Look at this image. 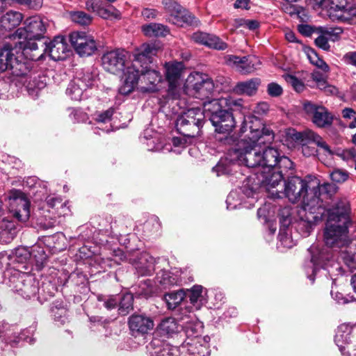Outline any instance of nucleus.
Masks as SVG:
<instances>
[{
	"instance_id": "obj_1",
	"label": "nucleus",
	"mask_w": 356,
	"mask_h": 356,
	"mask_svg": "<svg viewBox=\"0 0 356 356\" xmlns=\"http://www.w3.org/2000/svg\"><path fill=\"white\" fill-rule=\"evenodd\" d=\"M243 124V132L244 129H250L247 138L238 141L236 147L228 151L225 157L213 168V171L217 176L229 174L232 165L236 162L248 168H257L254 175L248 177L241 188L245 197L251 198L250 205H253L258 198L257 191L263 187L264 177L282 173L275 169L280 153L270 146L275 138L273 130L264 125L259 118L248 116L244 119Z\"/></svg>"
},
{
	"instance_id": "obj_2",
	"label": "nucleus",
	"mask_w": 356,
	"mask_h": 356,
	"mask_svg": "<svg viewBox=\"0 0 356 356\" xmlns=\"http://www.w3.org/2000/svg\"><path fill=\"white\" fill-rule=\"evenodd\" d=\"M10 38L13 43L4 44L0 50V73L12 70L16 76H26L30 72V61L42 60L45 51L41 41L47 31V19L33 16L24 21Z\"/></svg>"
},
{
	"instance_id": "obj_3",
	"label": "nucleus",
	"mask_w": 356,
	"mask_h": 356,
	"mask_svg": "<svg viewBox=\"0 0 356 356\" xmlns=\"http://www.w3.org/2000/svg\"><path fill=\"white\" fill-rule=\"evenodd\" d=\"M349 203L346 199L337 201L332 209H326L325 216H327V222L324 231V241L327 248L320 250L316 245H312L309 249L311 259L305 266L307 277L312 282H314V275L318 270L334 267L336 264L332 260L333 253L328 248L337 252V249L346 248L349 244Z\"/></svg>"
},
{
	"instance_id": "obj_4",
	"label": "nucleus",
	"mask_w": 356,
	"mask_h": 356,
	"mask_svg": "<svg viewBox=\"0 0 356 356\" xmlns=\"http://www.w3.org/2000/svg\"><path fill=\"white\" fill-rule=\"evenodd\" d=\"M283 175L282 173L266 175L263 179V187L268 197L273 199L287 198L291 202L296 203L302 201V208L305 207L306 200L311 204L320 203L319 179L313 175L307 176L305 179L299 177H292L284 184H282Z\"/></svg>"
},
{
	"instance_id": "obj_5",
	"label": "nucleus",
	"mask_w": 356,
	"mask_h": 356,
	"mask_svg": "<svg viewBox=\"0 0 356 356\" xmlns=\"http://www.w3.org/2000/svg\"><path fill=\"white\" fill-rule=\"evenodd\" d=\"M160 47L156 42L144 43L135 49L132 55V60L130 65L127 66L124 72V80L119 88V92L122 95H129L134 88L136 81V68L142 67V70L146 69L152 63L153 56L158 53Z\"/></svg>"
},
{
	"instance_id": "obj_6",
	"label": "nucleus",
	"mask_w": 356,
	"mask_h": 356,
	"mask_svg": "<svg viewBox=\"0 0 356 356\" xmlns=\"http://www.w3.org/2000/svg\"><path fill=\"white\" fill-rule=\"evenodd\" d=\"M4 282L11 289L24 298H31L38 291V283L35 277L21 270L20 266L7 268L4 271Z\"/></svg>"
},
{
	"instance_id": "obj_7",
	"label": "nucleus",
	"mask_w": 356,
	"mask_h": 356,
	"mask_svg": "<svg viewBox=\"0 0 356 356\" xmlns=\"http://www.w3.org/2000/svg\"><path fill=\"white\" fill-rule=\"evenodd\" d=\"M215 85L213 80L207 75L197 72L191 73L184 85V92L202 100L209 98L213 94Z\"/></svg>"
},
{
	"instance_id": "obj_8",
	"label": "nucleus",
	"mask_w": 356,
	"mask_h": 356,
	"mask_svg": "<svg viewBox=\"0 0 356 356\" xmlns=\"http://www.w3.org/2000/svg\"><path fill=\"white\" fill-rule=\"evenodd\" d=\"M326 209L321 204H311L306 200L305 207L300 213V218L297 222L296 229L303 236L309 235L316 223L325 217Z\"/></svg>"
},
{
	"instance_id": "obj_9",
	"label": "nucleus",
	"mask_w": 356,
	"mask_h": 356,
	"mask_svg": "<svg viewBox=\"0 0 356 356\" xmlns=\"http://www.w3.org/2000/svg\"><path fill=\"white\" fill-rule=\"evenodd\" d=\"M204 115L202 109L193 108L178 117L176 121L177 131L182 136L193 138L202 126Z\"/></svg>"
},
{
	"instance_id": "obj_10",
	"label": "nucleus",
	"mask_w": 356,
	"mask_h": 356,
	"mask_svg": "<svg viewBox=\"0 0 356 356\" xmlns=\"http://www.w3.org/2000/svg\"><path fill=\"white\" fill-rule=\"evenodd\" d=\"M114 257L116 263L128 259L135 266L137 273L142 276L150 275L154 271L156 259L146 252L140 254L136 252V257L133 258L130 256L128 257L124 252L118 250L115 252Z\"/></svg>"
},
{
	"instance_id": "obj_11",
	"label": "nucleus",
	"mask_w": 356,
	"mask_h": 356,
	"mask_svg": "<svg viewBox=\"0 0 356 356\" xmlns=\"http://www.w3.org/2000/svg\"><path fill=\"white\" fill-rule=\"evenodd\" d=\"M97 83V74L89 70L81 71L78 73L66 89V95L72 99L80 101L83 98L84 92L92 87Z\"/></svg>"
},
{
	"instance_id": "obj_12",
	"label": "nucleus",
	"mask_w": 356,
	"mask_h": 356,
	"mask_svg": "<svg viewBox=\"0 0 356 356\" xmlns=\"http://www.w3.org/2000/svg\"><path fill=\"white\" fill-rule=\"evenodd\" d=\"M137 75L134 84V88L129 94L136 88L140 92H152L159 90V84L161 83L162 76L161 74L155 70H151L149 66L142 70V67L136 68Z\"/></svg>"
},
{
	"instance_id": "obj_13",
	"label": "nucleus",
	"mask_w": 356,
	"mask_h": 356,
	"mask_svg": "<svg viewBox=\"0 0 356 356\" xmlns=\"http://www.w3.org/2000/svg\"><path fill=\"white\" fill-rule=\"evenodd\" d=\"M70 41L74 51L81 57L90 56L97 51L94 37L84 31H74L70 34Z\"/></svg>"
},
{
	"instance_id": "obj_14",
	"label": "nucleus",
	"mask_w": 356,
	"mask_h": 356,
	"mask_svg": "<svg viewBox=\"0 0 356 356\" xmlns=\"http://www.w3.org/2000/svg\"><path fill=\"white\" fill-rule=\"evenodd\" d=\"M334 341L344 356H350V350L356 346V325H340L337 328Z\"/></svg>"
},
{
	"instance_id": "obj_15",
	"label": "nucleus",
	"mask_w": 356,
	"mask_h": 356,
	"mask_svg": "<svg viewBox=\"0 0 356 356\" xmlns=\"http://www.w3.org/2000/svg\"><path fill=\"white\" fill-rule=\"evenodd\" d=\"M164 67L169 94L177 99L180 97L179 86L184 73V65L182 62L170 61L165 63Z\"/></svg>"
},
{
	"instance_id": "obj_16",
	"label": "nucleus",
	"mask_w": 356,
	"mask_h": 356,
	"mask_svg": "<svg viewBox=\"0 0 356 356\" xmlns=\"http://www.w3.org/2000/svg\"><path fill=\"white\" fill-rule=\"evenodd\" d=\"M31 252L24 247L17 248L12 254H0V264L2 268H15L20 266L21 270H29L31 267Z\"/></svg>"
},
{
	"instance_id": "obj_17",
	"label": "nucleus",
	"mask_w": 356,
	"mask_h": 356,
	"mask_svg": "<svg viewBox=\"0 0 356 356\" xmlns=\"http://www.w3.org/2000/svg\"><path fill=\"white\" fill-rule=\"evenodd\" d=\"M165 8L170 13L168 20L171 23L179 26L197 24L196 18L177 1H166Z\"/></svg>"
},
{
	"instance_id": "obj_18",
	"label": "nucleus",
	"mask_w": 356,
	"mask_h": 356,
	"mask_svg": "<svg viewBox=\"0 0 356 356\" xmlns=\"http://www.w3.org/2000/svg\"><path fill=\"white\" fill-rule=\"evenodd\" d=\"M127 52L122 49H116L105 53L102 58V66L112 74H118L126 71Z\"/></svg>"
},
{
	"instance_id": "obj_19",
	"label": "nucleus",
	"mask_w": 356,
	"mask_h": 356,
	"mask_svg": "<svg viewBox=\"0 0 356 356\" xmlns=\"http://www.w3.org/2000/svg\"><path fill=\"white\" fill-rule=\"evenodd\" d=\"M304 109L318 127L323 128L332 124L333 116L325 107L307 102L304 104Z\"/></svg>"
},
{
	"instance_id": "obj_20",
	"label": "nucleus",
	"mask_w": 356,
	"mask_h": 356,
	"mask_svg": "<svg viewBox=\"0 0 356 356\" xmlns=\"http://www.w3.org/2000/svg\"><path fill=\"white\" fill-rule=\"evenodd\" d=\"M42 43H44V47L47 48L44 54L48 52L52 60H64L67 56L69 48L64 37L56 36L48 44L46 41Z\"/></svg>"
},
{
	"instance_id": "obj_21",
	"label": "nucleus",
	"mask_w": 356,
	"mask_h": 356,
	"mask_svg": "<svg viewBox=\"0 0 356 356\" xmlns=\"http://www.w3.org/2000/svg\"><path fill=\"white\" fill-rule=\"evenodd\" d=\"M228 61L233 63L241 73L248 74L257 69L261 63L259 58L254 56L239 57L229 56Z\"/></svg>"
},
{
	"instance_id": "obj_22",
	"label": "nucleus",
	"mask_w": 356,
	"mask_h": 356,
	"mask_svg": "<svg viewBox=\"0 0 356 356\" xmlns=\"http://www.w3.org/2000/svg\"><path fill=\"white\" fill-rule=\"evenodd\" d=\"M218 133L229 134L235 127L236 122L232 113L224 110L218 115H214L211 121Z\"/></svg>"
},
{
	"instance_id": "obj_23",
	"label": "nucleus",
	"mask_w": 356,
	"mask_h": 356,
	"mask_svg": "<svg viewBox=\"0 0 356 356\" xmlns=\"http://www.w3.org/2000/svg\"><path fill=\"white\" fill-rule=\"evenodd\" d=\"M86 8L104 19L117 17L118 11L108 1H86Z\"/></svg>"
},
{
	"instance_id": "obj_24",
	"label": "nucleus",
	"mask_w": 356,
	"mask_h": 356,
	"mask_svg": "<svg viewBox=\"0 0 356 356\" xmlns=\"http://www.w3.org/2000/svg\"><path fill=\"white\" fill-rule=\"evenodd\" d=\"M191 39L197 44L217 50H224L227 47V44L218 36L204 32L194 33Z\"/></svg>"
},
{
	"instance_id": "obj_25",
	"label": "nucleus",
	"mask_w": 356,
	"mask_h": 356,
	"mask_svg": "<svg viewBox=\"0 0 356 356\" xmlns=\"http://www.w3.org/2000/svg\"><path fill=\"white\" fill-rule=\"evenodd\" d=\"M149 356H179V350L168 343L154 339L147 346Z\"/></svg>"
},
{
	"instance_id": "obj_26",
	"label": "nucleus",
	"mask_w": 356,
	"mask_h": 356,
	"mask_svg": "<svg viewBox=\"0 0 356 356\" xmlns=\"http://www.w3.org/2000/svg\"><path fill=\"white\" fill-rule=\"evenodd\" d=\"M293 139H300L305 141H313L317 147L320 148L323 152L332 155L334 152L330 149V147L326 143L325 141L317 134L312 130H306L302 132H296L293 135Z\"/></svg>"
},
{
	"instance_id": "obj_27",
	"label": "nucleus",
	"mask_w": 356,
	"mask_h": 356,
	"mask_svg": "<svg viewBox=\"0 0 356 356\" xmlns=\"http://www.w3.org/2000/svg\"><path fill=\"white\" fill-rule=\"evenodd\" d=\"M16 334L17 332H15V327L14 326H11L4 321L0 322V339L3 341L9 343H17L22 339L28 340V338L25 337L24 332L17 336ZM29 339L30 343L33 342L32 338H29Z\"/></svg>"
},
{
	"instance_id": "obj_28",
	"label": "nucleus",
	"mask_w": 356,
	"mask_h": 356,
	"mask_svg": "<svg viewBox=\"0 0 356 356\" xmlns=\"http://www.w3.org/2000/svg\"><path fill=\"white\" fill-rule=\"evenodd\" d=\"M186 293L191 304L197 310L207 302V289L201 285H194Z\"/></svg>"
},
{
	"instance_id": "obj_29",
	"label": "nucleus",
	"mask_w": 356,
	"mask_h": 356,
	"mask_svg": "<svg viewBox=\"0 0 356 356\" xmlns=\"http://www.w3.org/2000/svg\"><path fill=\"white\" fill-rule=\"evenodd\" d=\"M129 326L131 331L145 334L153 329V321L143 315H132L129 320Z\"/></svg>"
},
{
	"instance_id": "obj_30",
	"label": "nucleus",
	"mask_w": 356,
	"mask_h": 356,
	"mask_svg": "<svg viewBox=\"0 0 356 356\" xmlns=\"http://www.w3.org/2000/svg\"><path fill=\"white\" fill-rule=\"evenodd\" d=\"M260 84L261 80L259 79L253 78L237 83L233 90L237 95L251 97L256 95Z\"/></svg>"
},
{
	"instance_id": "obj_31",
	"label": "nucleus",
	"mask_w": 356,
	"mask_h": 356,
	"mask_svg": "<svg viewBox=\"0 0 356 356\" xmlns=\"http://www.w3.org/2000/svg\"><path fill=\"white\" fill-rule=\"evenodd\" d=\"M185 329L186 335L188 337L187 342H192L193 340L201 339L200 343L208 344L210 338L208 336L200 337L199 334L202 330V325L200 323H191L186 321L181 325ZM186 341L185 342V343Z\"/></svg>"
},
{
	"instance_id": "obj_32",
	"label": "nucleus",
	"mask_w": 356,
	"mask_h": 356,
	"mask_svg": "<svg viewBox=\"0 0 356 356\" xmlns=\"http://www.w3.org/2000/svg\"><path fill=\"white\" fill-rule=\"evenodd\" d=\"M290 222L289 212L287 211L286 216L282 218L281 220L282 226L278 235V248L282 246L284 248H291L295 245L294 241L291 237V232L286 228V226L290 224Z\"/></svg>"
},
{
	"instance_id": "obj_33",
	"label": "nucleus",
	"mask_w": 356,
	"mask_h": 356,
	"mask_svg": "<svg viewBox=\"0 0 356 356\" xmlns=\"http://www.w3.org/2000/svg\"><path fill=\"white\" fill-rule=\"evenodd\" d=\"M200 340H193L184 344L183 348L186 350V356H209L208 344L200 343Z\"/></svg>"
},
{
	"instance_id": "obj_34",
	"label": "nucleus",
	"mask_w": 356,
	"mask_h": 356,
	"mask_svg": "<svg viewBox=\"0 0 356 356\" xmlns=\"http://www.w3.org/2000/svg\"><path fill=\"white\" fill-rule=\"evenodd\" d=\"M23 19L22 15L16 11H8L1 17V26L6 31H11L19 25Z\"/></svg>"
},
{
	"instance_id": "obj_35",
	"label": "nucleus",
	"mask_w": 356,
	"mask_h": 356,
	"mask_svg": "<svg viewBox=\"0 0 356 356\" xmlns=\"http://www.w3.org/2000/svg\"><path fill=\"white\" fill-rule=\"evenodd\" d=\"M356 11L355 9L346 6H339L335 4L334 1H331V6L330 8V15L338 20L346 21L350 19V15H355Z\"/></svg>"
},
{
	"instance_id": "obj_36",
	"label": "nucleus",
	"mask_w": 356,
	"mask_h": 356,
	"mask_svg": "<svg viewBox=\"0 0 356 356\" xmlns=\"http://www.w3.org/2000/svg\"><path fill=\"white\" fill-rule=\"evenodd\" d=\"M223 107L222 104H221V98L213 99L211 101L204 102L203 110H202L204 119L208 118L210 121H212L213 116L218 115L225 110L222 109Z\"/></svg>"
},
{
	"instance_id": "obj_37",
	"label": "nucleus",
	"mask_w": 356,
	"mask_h": 356,
	"mask_svg": "<svg viewBox=\"0 0 356 356\" xmlns=\"http://www.w3.org/2000/svg\"><path fill=\"white\" fill-rule=\"evenodd\" d=\"M15 201L17 208L14 211L13 216L19 221H26L30 216V202L24 195L16 198Z\"/></svg>"
},
{
	"instance_id": "obj_38",
	"label": "nucleus",
	"mask_w": 356,
	"mask_h": 356,
	"mask_svg": "<svg viewBox=\"0 0 356 356\" xmlns=\"http://www.w3.org/2000/svg\"><path fill=\"white\" fill-rule=\"evenodd\" d=\"M157 330L161 335L168 337L177 333L179 330V326L174 318L168 317L161 321Z\"/></svg>"
},
{
	"instance_id": "obj_39",
	"label": "nucleus",
	"mask_w": 356,
	"mask_h": 356,
	"mask_svg": "<svg viewBox=\"0 0 356 356\" xmlns=\"http://www.w3.org/2000/svg\"><path fill=\"white\" fill-rule=\"evenodd\" d=\"M143 33L148 37L165 36L169 30L167 26L156 23H151L142 26Z\"/></svg>"
},
{
	"instance_id": "obj_40",
	"label": "nucleus",
	"mask_w": 356,
	"mask_h": 356,
	"mask_svg": "<svg viewBox=\"0 0 356 356\" xmlns=\"http://www.w3.org/2000/svg\"><path fill=\"white\" fill-rule=\"evenodd\" d=\"M186 297V291L181 289L166 293L164 296V300L169 309H174L179 305Z\"/></svg>"
},
{
	"instance_id": "obj_41",
	"label": "nucleus",
	"mask_w": 356,
	"mask_h": 356,
	"mask_svg": "<svg viewBox=\"0 0 356 356\" xmlns=\"http://www.w3.org/2000/svg\"><path fill=\"white\" fill-rule=\"evenodd\" d=\"M17 234V229L14 222L11 221H4L0 229V235L3 242L9 243Z\"/></svg>"
},
{
	"instance_id": "obj_42",
	"label": "nucleus",
	"mask_w": 356,
	"mask_h": 356,
	"mask_svg": "<svg viewBox=\"0 0 356 356\" xmlns=\"http://www.w3.org/2000/svg\"><path fill=\"white\" fill-rule=\"evenodd\" d=\"M31 254V263L35 262L37 268L38 269L41 268L47 258L44 248L35 245L33 247Z\"/></svg>"
},
{
	"instance_id": "obj_43",
	"label": "nucleus",
	"mask_w": 356,
	"mask_h": 356,
	"mask_svg": "<svg viewBox=\"0 0 356 356\" xmlns=\"http://www.w3.org/2000/svg\"><path fill=\"white\" fill-rule=\"evenodd\" d=\"M305 51L307 56L308 59L311 63L316 65L319 69H321L324 72L329 71V66L326 63L318 57L316 52L312 48H306Z\"/></svg>"
},
{
	"instance_id": "obj_44",
	"label": "nucleus",
	"mask_w": 356,
	"mask_h": 356,
	"mask_svg": "<svg viewBox=\"0 0 356 356\" xmlns=\"http://www.w3.org/2000/svg\"><path fill=\"white\" fill-rule=\"evenodd\" d=\"M134 296L131 293L124 294L120 298L119 313L125 316L133 309Z\"/></svg>"
},
{
	"instance_id": "obj_45",
	"label": "nucleus",
	"mask_w": 356,
	"mask_h": 356,
	"mask_svg": "<svg viewBox=\"0 0 356 356\" xmlns=\"http://www.w3.org/2000/svg\"><path fill=\"white\" fill-rule=\"evenodd\" d=\"M71 20L81 26H88L91 24L92 18L83 11H72L70 13Z\"/></svg>"
},
{
	"instance_id": "obj_46",
	"label": "nucleus",
	"mask_w": 356,
	"mask_h": 356,
	"mask_svg": "<svg viewBox=\"0 0 356 356\" xmlns=\"http://www.w3.org/2000/svg\"><path fill=\"white\" fill-rule=\"evenodd\" d=\"M338 259L342 260L350 269H356V252L341 250Z\"/></svg>"
},
{
	"instance_id": "obj_47",
	"label": "nucleus",
	"mask_w": 356,
	"mask_h": 356,
	"mask_svg": "<svg viewBox=\"0 0 356 356\" xmlns=\"http://www.w3.org/2000/svg\"><path fill=\"white\" fill-rule=\"evenodd\" d=\"M227 207L228 209H235L240 207L243 204L242 198L239 197V194L236 191L229 193L226 200ZM245 204V202H243ZM243 207L250 208V207L243 205Z\"/></svg>"
},
{
	"instance_id": "obj_48",
	"label": "nucleus",
	"mask_w": 356,
	"mask_h": 356,
	"mask_svg": "<svg viewBox=\"0 0 356 356\" xmlns=\"http://www.w3.org/2000/svg\"><path fill=\"white\" fill-rule=\"evenodd\" d=\"M221 104L228 110L241 111L243 107V99L227 96L221 98Z\"/></svg>"
},
{
	"instance_id": "obj_49",
	"label": "nucleus",
	"mask_w": 356,
	"mask_h": 356,
	"mask_svg": "<svg viewBox=\"0 0 356 356\" xmlns=\"http://www.w3.org/2000/svg\"><path fill=\"white\" fill-rule=\"evenodd\" d=\"M47 205L51 208H54L58 205L60 206L61 209L63 211L58 212L59 215L65 216L67 213L69 208L66 207L65 203H62V200L60 197L54 195H49L46 199Z\"/></svg>"
},
{
	"instance_id": "obj_50",
	"label": "nucleus",
	"mask_w": 356,
	"mask_h": 356,
	"mask_svg": "<svg viewBox=\"0 0 356 356\" xmlns=\"http://www.w3.org/2000/svg\"><path fill=\"white\" fill-rule=\"evenodd\" d=\"M47 85L46 78L41 76H34L29 81L28 88L29 90H41Z\"/></svg>"
},
{
	"instance_id": "obj_51",
	"label": "nucleus",
	"mask_w": 356,
	"mask_h": 356,
	"mask_svg": "<svg viewBox=\"0 0 356 356\" xmlns=\"http://www.w3.org/2000/svg\"><path fill=\"white\" fill-rule=\"evenodd\" d=\"M297 142H299L302 145V152L305 156H314L317 152L316 147L312 146L313 141H305L300 139H294Z\"/></svg>"
},
{
	"instance_id": "obj_52",
	"label": "nucleus",
	"mask_w": 356,
	"mask_h": 356,
	"mask_svg": "<svg viewBox=\"0 0 356 356\" xmlns=\"http://www.w3.org/2000/svg\"><path fill=\"white\" fill-rule=\"evenodd\" d=\"M336 191V186L335 185L329 183H325L323 184H320L319 186V199H320V204L321 207L327 209L323 204V199L321 197V195H323V193H325L327 196H331L332 193H334Z\"/></svg>"
},
{
	"instance_id": "obj_53",
	"label": "nucleus",
	"mask_w": 356,
	"mask_h": 356,
	"mask_svg": "<svg viewBox=\"0 0 356 356\" xmlns=\"http://www.w3.org/2000/svg\"><path fill=\"white\" fill-rule=\"evenodd\" d=\"M154 293V289L150 284L149 280H146L139 286L138 291H136L138 296L147 298Z\"/></svg>"
},
{
	"instance_id": "obj_54",
	"label": "nucleus",
	"mask_w": 356,
	"mask_h": 356,
	"mask_svg": "<svg viewBox=\"0 0 356 356\" xmlns=\"http://www.w3.org/2000/svg\"><path fill=\"white\" fill-rule=\"evenodd\" d=\"M321 35H320L318 38L315 39L316 45L325 50L329 51L330 49V45L328 42L329 40H330L326 34L324 33L323 29H321Z\"/></svg>"
},
{
	"instance_id": "obj_55",
	"label": "nucleus",
	"mask_w": 356,
	"mask_h": 356,
	"mask_svg": "<svg viewBox=\"0 0 356 356\" xmlns=\"http://www.w3.org/2000/svg\"><path fill=\"white\" fill-rule=\"evenodd\" d=\"M70 113L69 116L70 119L74 122H84L87 118L86 113L80 109L70 108Z\"/></svg>"
},
{
	"instance_id": "obj_56",
	"label": "nucleus",
	"mask_w": 356,
	"mask_h": 356,
	"mask_svg": "<svg viewBox=\"0 0 356 356\" xmlns=\"http://www.w3.org/2000/svg\"><path fill=\"white\" fill-rule=\"evenodd\" d=\"M114 113V110L113 108H108V110L99 112L95 115V120L97 122L100 123H106L109 122Z\"/></svg>"
},
{
	"instance_id": "obj_57",
	"label": "nucleus",
	"mask_w": 356,
	"mask_h": 356,
	"mask_svg": "<svg viewBox=\"0 0 356 356\" xmlns=\"http://www.w3.org/2000/svg\"><path fill=\"white\" fill-rule=\"evenodd\" d=\"M348 177V174L342 170L337 169L332 171L330 174L331 179L337 183H341L345 181Z\"/></svg>"
},
{
	"instance_id": "obj_58",
	"label": "nucleus",
	"mask_w": 356,
	"mask_h": 356,
	"mask_svg": "<svg viewBox=\"0 0 356 356\" xmlns=\"http://www.w3.org/2000/svg\"><path fill=\"white\" fill-rule=\"evenodd\" d=\"M286 81L298 92L302 91L305 88L303 83L293 75L286 76Z\"/></svg>"
},
{
	"instance_id": "obj_59",
	"label": "nucleus",
	"mask_w": 356,
	"mask_h": 356,
	"mask_svg": "<svg viewBox=\"0 0 356 356\" xmlns=\"http://www.w3.org/2000/svg\"><path fill=\"white\" fill-rule=\"evenodd\" d=\"M268 94L271 97H279L283 92V89L277 83H270L267 86Z\"/></svg>"
},
{
	"instance_id": "obj_60",
	"label": "nucleus",
	"mask_w": 356,
	"mask_h": 356,
	"mask_svg": "<svg viewBox=\"0 0 356 356\" xmlns=\"http://www.w3.org/2000/svg\"><path fill=\"white\" fill-rule=\"evenodd\" d=\"M55 220L52 218H38L37 219V225L42 229H48L54 226Z\"/></svg>"
},
{
	"instance_id": "obj_61",
	"label": "nucleus",
	"mask_w": 356,
	"mask_h": 356,
	"mask_svg": "<svg viewBox=\"0 0 356 356\" xmlns=\"http://www.w3.org/2000/svg\"><path fill=\"white\" fill-rule=\"evenodd\" d=\"M323 31H324V33L326 34L327 37L333 41L337 40L338 37L343 33V30L340 27L323 29Z\"/></svg>"
},
{
	"instance_id": "obj_62",
	"label": "nucleus",
	"mask_w": 356,
	"mask_h": 356,
	"mask_svg": "<svg viewBox=\"0 0 356 356\" xmlns=\"http://www.w3.org/2000/svg\"><path fill=\"white\" fill-rule=\"evenodd\" d=\"M280 170H288L293 168V162L286 156L280 155L277 166Z\"/></svg>"
},
{
	"instance_id": "obj_63",
	"label": "nucleus",
	"mask_w": 356,
	"mask_h": 356,
	"mask_svg": "<svg viewBox=\"0 0 356 356\" xmlns=\"http://www.w3.org/2000/svg\"><path fill=\"white\" fill-rule=\"evenodd\" d=\"M192 138H188L181 135L180 137H174L172 143L175 147H185L187 144L191 143Z\"/></svg>"
},
{
	"instance_id": "obj_64",
	"label": "nucleus",
	"mask_w": 356,
	"mask_h": 356,
	"mask_svg": "<svg viewBox=\"0 0 356 356\" xmlns=\"http://www.w3.org/2000/svg\"><path fill=\"white\" fill-rule=\"evenodd\" d=\"M337 154L343 160H355L356 159V149L355 148L346 149L339 151Z\"/></svg>"
}]
</instances>
